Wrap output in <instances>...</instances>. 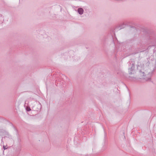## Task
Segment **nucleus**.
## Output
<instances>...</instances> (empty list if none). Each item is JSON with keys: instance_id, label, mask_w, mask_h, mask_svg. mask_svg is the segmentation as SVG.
<instances>
[{"instance_id": "3", "label": "nucleus", "mask_w": 156, "mask_h": 156, "mask_svg": "<svg viewBox=\"0 0 156 156\" xmlns=\"http://www.w3.org/2000/svg\"><path fill=\"white\" fill-rule=\"evenodd\" d=\"M126 25L123 24L122 25H121L120 26H119V30H121L123 28L125 27V26Z\"/></svg>"}, {"instance_id": "7", "label": "nucleus", "mask_w": 156, "mask_h": 156, "mask_svg": "<svg viewBox=\"0 0 156 156\" xmlns=\"http://www.w3.org/2000/svg\"><path fill=\"white\" fill-rule=\"evenodd\" d=\"M3 148H4V150H5V149H6V148H5V146H3Z\"/></svg>"}, {"instance_id": "4", "label": "nucleus", "mask_w": 156, "mask_h": 156, "mask_svg": "<svg viewBox=\"0 0 156 156\" xmlns=\"http://www.w3.org/2000/svg\"><path fill=\"white\" fill-rule=\"evenodd\" d=\"M26 110L27 112H29L31 110V109L29 107H27L26 108Z\"/></svg>"}, {"instance_id": "8", "label": "nucleus", "mask_w": 156, "mask_h": 156, "mask_svg": "<svg viewBox=\"0 0 156 156\" xmlns=\"http://www.w3.org/2000/svg\"><path fill=\"white\" fill-rule=\"evenodd\" d=\"M151 47V46H149L148 47V49L149 48H150Z\"/></svg>"}, {"instance_id": "1", "label": "nucleus", "mask_w": 156, "mask_h": 156, "mask_svg": "<svg viewBox=\"0 0 156 156\" xmlns=\"http://www.w3.org/2000/svg\"><path fill=\"white\" fill-rule=\"evenodd\" d=\"M129 66H131L130 67H129V74H131L132 73V72L135 69V65L133 64V63H129Z\"/></svg>"}, {"instance_id": "5", "label": "nucleus", "mask_w": 156, "mask_h": 156, "mask_svg": "<svg viewBox=\"0 0 156 156\" xmlns=\"http://www.w3.org/2000/svg\"><path fill=\"white\" fill-rule=\"evenodd\" d=\"M154 36V35H151V36H150V39H152L153 38H154V37L153 36Z\"/></svg>"}, {"instance_id": "9", "label": "nucleus", "mask_w": 156, "mask_h": 156, "mask_svg": "<svg viewBox=\"0 0 156 156\" xmlns=\"http://www.w3.org/2000/svg\"><path fill=\"white\" fill-rule=\"evenodd\" d=\"M152 46H154V45H152Z\"/></svg>"}, {"instance_id": "2", "label": "nucleus", "mask_w": 156, "mask_h": 156, "mask_svg": "<svg viewBox=\"0 0 156 156\" xmlns=\"http://www.w3.org/2000/svg\"><path fill=\"white\" fill-rule=\"evenodd\" d=\"M84 10L83 8H80L78 9V12L80 15L82 14L83 13Z\"/></svg>"}, {"instance_id": "6", "label": "nucleus", "mask_w": 156, "mask_h": 156, "mask_svg": "<svg viewBox=\"0 0 156 156\" xmlns=\"http://www.w3.org/2000/svg\"><path fill=\"white\" fill-rule=\"evenodd\" d=\"M155 49H154L153 50V52H154V54H155Z\"/></svg>"}]
</instances>
